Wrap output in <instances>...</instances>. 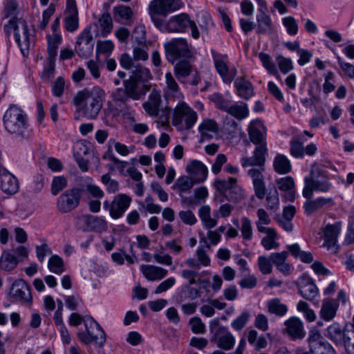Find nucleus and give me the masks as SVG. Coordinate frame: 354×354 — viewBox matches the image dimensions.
Instances as JSON below:
<instances>
[{"label":"nucleus","instance_id":"f257e3e1","mask_svg":"<svg viewBox=\"0 0 354 354\" xmlns=\"http://www.w3.org/2000/svg\"><path fill=\"white\" fill-rule=\"evenodd\" d=\"M106 93L98 86L84 88L77 92L73 99L76 111L87 120L95 119L101 111Z\"/></svg>","mask_w":354,"mask_h":354},{"label":"nucleus","instance_id":"f03ea898","mask_svg":"<svg viewBox=\"0 0 354 354\" xmlns=\"http://www.w3.org/2000/svg\"><path fill=\"white\" fill-rule=\"evenodd\" d=\"M3 125L10 133L22 136L28 128L27 115L20 107L11 105L4 113Z\"/></svg>","mask_w":354,"mask_h":354},{"label":"nucleus","instance_id":"7ed1b4c3","mask_svg":"<svg viewBox=\"0 0 354 354\" xmlns=\"http://www.w3.org/2000/svg\"><path fill=\"white\" fill-rule=\"evenodd\" d=\"M84 325L85 330L77 333L79 341L85 345L95 343L103 346L106 342V335L100 324L92 317L85 316Z\"/></svg>","mask_w":354,"mask_h":354},{"label":"nucleus","instance_id":"20e7f679","mask_svg":"<svg viewBox=\"0 0 354 354\" xmlns=\"http://www.w3.org/2000/svg\"><path fill=\"white\" fill-rule=\"evenodd\" d=\"M8 27L13 30L15 41L22 55L26 56L33 41L32 30L28 28L24 19L18 18L11 19L9 21Z\"/></svg>","mask_w":354,"mask_h":354},{"label":"nucleus","instance_id":"39448f33","mask_svg":"<svg viewBox=\"0 0 354 354\" xmlns=\"http://www.w3.org/2000/svg\"><path fill=\"white\" fill-rule=\"evenodd\" d=\"M192 19L186 13L172 16L167 22L158 17L152 15V21L155 26L162 32H185L190 25Z\"/></svg>","mask_w":354,"mask_h":354},{"label":"nucleus","instance_id":"423d86ee","mask_svg":"<svg viewBox=\"0 0 354 354\" xmlns=\"http://www.w3.org/2000/svg\"><path fill=\"white\" fill-rule=\"evenodd\" d=\"M196 113L185 102H180L175 106L172 124L178 129H190L196 122Z\"/></svg>","mask_w":354,"mask_h":354},{"label":"nucleus","instance_id":"0eeeda50","mask_svg":"<svg viewBox=\"0 0 354 354\" xmlns=\"http://www.w3.org/2000/svg\"><path fill=\"white\" fill-rule=\"evenodd\" d=\"M209 330L213 334L212 340L219 348L224 350L232 348L236 342L235 337L225 326H221L218 319H212L209 322Z\"/></svg>","mask_w":354,"mask_h":354},{"label":"nucleus","instance_id":"6e6552de","mask_svg":"<svg viewBox=\"0 0 354 354\" xmlns=\"http://www.w3.org/2000/svg\"><path fill=\"white\" fill-rule=\"evenodd\" d=\"M132 199L126 194H116L110 203L108 200L103 202V208L109 212V216L114 220L122 217L131 205Z\"/></svg>","mask_w":354,"mask_h":354},{"label":"nucleus","instance_id":"1a4fd4ad","mask_svg":"<svg viewBox=\"0 0 354 354\" xmlns=\"http://www.w3.org/2000/svg\"><path fill=\"white\" fill-rule=\"evenodd\" d=\"M212 55L216 71L223 82L225 84H230L237 75L236 68L234 66H229L227 55L212 50Z\"/></svg>","mask_w":354,"mask_h":354},{"label":"nucleus","instance_id":"9d476101","mask_svg":"<svg viewBox=\"0 0 354 354\" xmlns=\"http://www.w3.org/2000/svg\"><path fill=\"white\" fill-rule=\"evenodd\" d=\"M325 335L336 345H343L347 354H354V343L337 322H333L326 328Z\"/></svg>","mask_w":354,"mask_h":354},{"label":"nucleus","instance_id":"9b49d317","mask_svg":"<svg viewBox=\"0 0 354 354\" xmlns=\"http://www.w3.org/2000/svg\"><path fill=\"white\" fill-rule=\"evenodd\" d=\"M333 187V183L326 176L320 175L314 179L305 178L302 195L304 198L310 199L313 196V192L327 193L330 192Z\"/></svg>","mask_w":354,"mask_h":354},{"label":"nucleus","instance_id":"f8f14e48","mask_svg":"<svg viewBox=\"0 0 354 354\" xmlns=\"http://www.w3.org/2000/svg\"><path fill=\"white\" fill-rule=\"evenodd\" d=\"M214 187L220 194L230 201H238L243 196L242 189L237 185L235 178L231 177L228 180H216Z\"/></svg>","mask_w":354,"mask_h":354},{"label":"nucleus","instance_id":"ddd939ff","mask_svg":"<svg viewBox=\"0 0 354 354\" xmlns=\"http://www.w3.org/2000/svg\"><path fill=\"white\" fill-rule=\"evenodd\" d=\"M81 191L74 188L65 191L57 198L56 207L59 212L67 213L76 208L80 201Z\"/></svg>","mask_w":354,"mask_h":354},{"label":"nucleus","instance_id":"4468645a","mask_svg":"<svg viewBox=\"0 0 354 354\" xmlns=\"http://www.w3.org/2000/svg\"><path fill=\"white\" fill-rule=\"evenodd\" d=\"M183 6V0H152L149 5L151 18L152 19V15L166 16Z\"/></svg>","mask_w":354,"mask_h":354},{"label":"nucleus","instance_id":"2eb2a0df","mask_svg":"<svg viewBox=\"0 0 354 354\" xmlns=\"http://www.w3.org/2000/svg\"><path fill=\"white\" fill-rule=\"evenodd\" d=\"M166 57L169 62L174 63L178 58L185 57L189 53V48L185 39L179 38L165 45Z\"/></svg>","mask_w":354,"mask_h":354},{"label":"nucleus","instance_id":"dca6fc26","mask_svg":"<svg viewBox=\"0 0 354 354\" xmlns=\"http://www.w3.org/2000/svg\"><path fill=\"white\" fill-rule=\"evenodd\" d=\"M77 226L85 232H102L107 229V222L102 216L83 215L77 219Z\"/></svg>","mask_w":354,"mask_h":354},{"label":"nucleus","instance_id":"f3484780","mask_svg":"<svg viewBox=\"0 0 354 354\" xmlns=\"http://www.w3.org/2000/svg\"><path fill=\"white\" fill-rule=\"evenodd\" d=\"M94 43L89 28H85L77 37L75 50L81 57H87L93 50Z\"/></svg>","mask_w":354,"mask_h":354},{"label":"nucleus","instance_id":"a211bd4d","mask_svg":"<svg viewBox=\"0 0 354 354\" xmlns=\"http://www.w3.org/2000/svg\"><path fill=\"white\" fill-rule=\"evenodd\" d=\"M264 171V167H254L248 171V174L252 180L255 195L260 200L264 198L266 194V185L263 176Z\"/></svg>","mask_w":354,"mask_h":354},{"label":"nucleus","instance_id":"6ab92c4d","mask_svg":"<svg viewBox=\"0 0 354 354\" xmlns=\"http://www.w3.org/2000/svg\"><path fill=\"white\" fill-rule=\"evenodd\" d=\"M0 187L7 194H14L19 190L17 178L0 165Z\"/></svg>","mask_w":354,"mask_h":354},{"label":"nucleus","instance_id":"aec40b11","mask_svg":"<svg viewBox=\"0 0 354 354\" xmlns=\"http://www.w3.org/2000/svg\"><path fill=\"white\" fill-rule=\"evenodd\" d=\"M10 294L12 297L22 303L30 305L32 297L28 285L23 279L15 281L12 285Z\"/></svg>","mask_w":354,"mask_h":354},{"label":"nucleus","instance_id":"412c9836","mask_svg":"<svg viewBox=\"0 0 354 354\" xmlns=\"http://www.w3.org/2000/svg\"><path fill=\"white\" fill-rule=\"evenodd\" d=\"M248 131L250 140L252 143L255 145L266 143L267 129L261 120H252Z\"/></svg>","mask_w":354,"mask_h":354},{"label":"nucleus","instance_id":"4be33fe9","mask_svg":"<svg viewBox=\"0 0 354 354\" xmlns=\"http://www.w3.org/2000/svg\"><path fill=\"white\" fill-rule=\"evenodd\" d=\"M267 152L266 143L257 145L252 157H244L241 159V165L243 167L248 166L264 167Z\"/></svg>","mask_w":354,"mask_h":354},{"label":"nucleus","instance_id":"5701e85b","mask_svg":"<svg viewBox=\"0 0 354 354\" xmlns=\"http://www.w3.org/2000/svg\"><path fill=\"white\" fill-rule=\"evenodd\" d=\"M186 172L196 183H201L207 178L208 170L206 166L201 161L193 160L185 167Z\"/></svg>","mask_w":354,"mask_h":354},{"label":"nucleus","instance_id":"b1692460","mask_svg":"<svg viewBox=\"0 0 354 354\" xmlns=\"http://www.w3.org/2000/svg\"><path fill=\"white\" fill-rule=\"evenodd\" d=\"M275 183L278 189L283 193V197L288 201L293 202L296 196L294 178L290 176L278 178Z\"/></svg>","mask_w":354,"mask_h":354},{"label":"nucleus","instance_id":"393cba45","mask_svg":"<svg viewBox=\"0 0 354 354\" xmlns=\"http://www.w3.org/2000/svg\"><path fill=\"white\" fill-rule=\"evenodd\" d=\"M256 32L258 35L271 34L274 31V26L271 17L261 8H258L256 15Z\"/></svg>","mask_w":354,"mask_h":354},{"label":"nucleus","instance_id":"a878e982","mask_svg":"<svg viewBox=\"0 0 354 354\" xmlns=\"http://www.w3.org/2000/svg\"><path fill=\"white\" fill-rule=\"evenodd\" d=\"M342 222L337 221L334 224H327L323 229L324 245L328 249L335 246L340 234Z\"/></svg>","mask_w":354,"mask_h":354},{"label":"nucleus","instance_id":"bb28decb","mask_svg":"<svg viewBox=\"0 0 354 354\" xmlns=\"http://www.w3.org/2000/svg\"><path fill=\"white\" fill-rule=\"evenodd\" d=\"M198 129L201 134V140L203 141L209 140L217 136L219 130L218 123L210 118L203 119Z\"/></svg>","mask_w":354,"mask_h":354},{"label":"nucleus","instance_id":"cd10ccee","mask_svg":"<svg viewBox=\"0 0 354 354\" xmlns=\"http://www.w3.org/2000/svg\"><path fill=\"white\" fill-rule=\"evenodd\" d=\"M284 324L286 327V331L290 336L294 339H301L305 335L304 323L300 318L297 317H291L288 319Z\"/></svg>","mask_w":354,"mask_h":354},{"label":"nucleus","instance_id":"c85d7f7f","mask_svg":"<svg viewBox=\"0 0 354 354\" xmlns=\"http://www.w3.org/2000/svg\"><path fill=\"white\" fill-rule=\"evenodd\" d=\"M140 270L143 276L149 281H158L168 274L167 270L153 265H142Z\"/></svg>","mask_w":354,"mask_h":354},{"label":"nucleus","instance_id":"c756f323","mask_svg":"<svg viewBox=\"0 0 354 354\" xmlns=\"http://www.w3.org/2000/svg\"><path fill=\"white\" fill-rule=\"evenodd\" d=\"M161 95L159 91H153L149 95L148 100L143 104L146 113L151 117H156L160 111Z\"/></svg>","mask_w":354,"mask_h":354},{"label":"nucleus","instance_id":"7c9ffc66","mask_svg":"<svg viewBox=\"0 0 354 354\" xmlns=\"http://www.w3.org/2000/svg\"><path fill=\"white\" fill-rule=\"evenodd\" d=\"M299 289L301 296L309 301L314 300L319 295L318 288L309 278L301 279Z\"/></svg>","mask_w":354,"mask_h":354},{"label":"nucleus","instance_id":"2f4dec72","mask_svg":"<svg viewBox=\"0 0 354 354\" xmlns=\"http://www.w3.org/2000/svg\"><path fill=\"white\" fill-rule=\"evenodd\" d=\"M236 95L244 100H249L254 95L253 86L248 80L240 77L234 82Z\"/></svg>","mask_w":354,"mask_h":354},{"label":"nucleus","instance_id":"473e14b6","mask_svg":"<svg viewBox=\"0 0 354 354\" xmlns=\"http://www.w3.org/2000/svg\"><path fill=\"white\" fill-rule=\"evenodd\" d=\"M259 232L266 234V236L261 240V244L266 250L277 249L279 244L277 242L279 238L276 230L273 227H268L261 230Z\"/></svg>","mask_w":354,"mask_h":354},{"label":"nucleus","instance_id":"72a5a7b5","mask_svg":"<svg viewBox=\"0 0 354 354\" xmlns=\"http://www.w3.org/2000/svg\"><path fill=\"white\" fill-rule=\"evenodd\" d=\"M19 263V259L11 250H3L0 256V269L4 271L14 270Z\"/></svg>","mask_w":354,"mask_h":354},{"label":"nucleus","instance_id":"f704fd0d","mask_svg":"<svg viewBox=\"0 0 354 354\" xmlns=\"http://www.w3.org/2000/svg\"><path fill=\"white\" fill-rule=\"evenodd\" d=\"M338 308L339 303L336 299L324 300L320 310L322 318L325 321L332 320L335 317Z\"/></svg>","mask_w":354,"mask_h":354},{"label":"nucleus","instance_id":"c9c22d12","mask_svg":"<svg viewBox=\"0 0 354 354\" xmlns=\"http://www.w3.org/2000/svg\"><path fill=\"white\" fill-rule=\"evenodd\" d=\"M287 252L295 259L304 263H310L313 261V256L310 252L303 250L298 243H292L286 245Z\"/></svg>","mask_w":354,"mask_h":354},{"label":"nucleus","instance_id":"e433bc0d","mask_svg":"<svg viewBox=\"0 0 354 354\" xmlns=\"http://www.w3.org/2000/svg\"><path fill=\"white\" fill-rule=\"evenodd\" d=\"M273 168L277 174L284 175L292 171V165L287 156L277 153L273 160Z\"/></svg>","mask_w":354,"mask_h":354},{"label":"nucleus","instance_id":"4c0bfd02","mask_svg":"<svg viewBox=\"0 0 354 354\" xmlns=\"http://www.w3.org/2000/svg\"><path fill=\"white\" fill-rule=\"evenodd\" d=\"M113 17L115 21L121 24H129L133 18V12L129 6L120 5L113 9Z\"/></svg>","mask_w":354,"mask_h":354},{"label":"nucleus","instance_id":"58836bf2","mask_svg":"<svg viewBox=\"0 0 354 354\" xmlns=\"http://www.w3.org/2000/svg\"><path fill=\"white\" fill-rule=\"evenodd\" d=\"M268 313L278 317H283L288 313V306L279 298H272L266 301Z\"/></svg>","mask_w":354,"mask_h":354},{"label":"nucleus","instance_id":"ea45409f","mask_svg":"<svg viewBox=\"0 0 354 354\" xmlns=\"http://www.w3.org/2000/svg\"><path fill=\"white\" fill-rule=\"evenodd\" d=\"M165 84L166 86L164 91L166 95L175 97L178 99L183 98V95L180 91L179 86L170 72L165 74Z\"/></svg>","mask_w":354,"mask_h":354},{"label":"nucleus","instance_id":"a19ab883","mask_svg":"<svg viewBox=\"0 0 354 354\" xmlns=\"http://www.w3.org/2000/svg\"><path fill=\"white\" fill-rule=\"evenodd\" d=\"M198 216L205 228L212 229L217 225L216 218L211 216V208L209 205H203L198 209Z\"/></svg>","mask_w":354,"mask_h":354},{"label":"nucleus","instance_id":"79ce46f5","mask_svg":"<svg viewBox=\"0 0 354 354\" xmlns=\"http://www.w3.org/2000/svg\"><path fill=\"white\" fill-rule=\"evenodd\" d=\"M258 57L268 73L274 75L277 80H280V75L271 56L266 53H259Z\"/></svg>","mask_w":354,"mask_h":354},{"label":"nucleus","instance_id":"37998d69","mask_svg":"<svg viewBox=\"0 0 354 354\" xmlns=\"http://www.w3.org/2000/svg\"><path fill=\"white\" fill-rule=\"evenodd\" d=\"M226 112L238 120L246 118L249 115V109L244 103L229 105Z\"/></svg>","mask_w":354,"mask_h":354},{"label":"nucleus","instance_id":"c03bdc74","mask_svg":"<svg viewBox=\"0 0 354 354\" xmlns=\"http://www.w3.org/2000/svg\"><path fill=\"white\" fill-rule=\"evenodd\" d=\"M195 184L196 183L189 176H182L177 179L172 187L177 189L179 195L182 196L183 193L191 189Z\"/></svg>","mask_w":354,"mask_h":354},{"label":"nucleus","instance_id":"a18cd8bd","mask_svg":"<svg viewBox=\"0 0 354 354\" xmlns=\"http://www.w3.org/2000/svg\"><path fill=\"white\" fill-rule=\"evenodd\" d=\"M266 207L270 209L275 211L279 207V193L275 187L266 192Z\"/></svg>","mask_w":354,"mask_h":354},{"label":"nucleus","instance_id":"49530a36","mask_svg":"<svg viewBox=\"0 0 354 354\" xmlns=\"http://www.w3.org/2000/svg\"><path fill=\"white\" fill-rule=\"evenodd\" d=\"M48 52L50 57L57 54V49L62 42V36L60 32H53L47 36Z\"/></svg>","mask_w":354,"mask_h":354},{"label":"nucleus","instance_id":"de8ad7c7","mask_svg":"<svg viewBox=\"0 0 354 354\" xmlns=\"http://www.w3.org/2000/svg\"><path fill=\"white\" fill-rule=\"evenodd\" d=\"M239 229L241 233V237L244 241H251L253 238V227L251 220L246 217L241 218V224Z\"/></svg>","mask_w":354,"mask_h":354},{"label":"nucleus","instance_id":"09e8293b","mask_svg":"<svg viewBox=\"0 0 354 354\" xmlns=\"http://www.w3.org/2000/svg\"><path fill=\"white\" fill-rule=\"evenodd\" d=\"M48 268L56 274H61L65 270L63 259L57 254L52 255L48 261Z\"/></svg>","mask_w":354,"mask_h":354},{"label":"nucleus","instance_id":"8fccbe9b","mask_svg":"<svg viewBox=\"0 0 354 354\" xmlns=\"http://www.w3.org/2000/svg\"><path fill=\"white\" fill-rule=\"evenodd\" d=\"M109 144L113 146L117 153L121 156H127L133 153L136 150V147L133 145H126L114 140H110Z\"/></svg>","mask_w":354,"mask_h":354},{"label":"nucleus","instance_id":"3c124183","mask_svg":"<svg viewBox=\"0 0 354 354\" xmlns=\"http://www.w3.org/2000/svg\"><path fill=\"white\" fill-rule=\"evenodd\" d=\"M99 24L102 36L106 37L110 34L113 30V19L110 14L104 13L99 19Z\"/></svg>","mask_w":354,"mask_h":354},{"label":"nucleus","instance_id":"603ef678","mask_svg":"<svg viewBox=\"0 0 354 354\" xmlns=\"http://www.w3.org/2000/svg\"><path fill=\"white\" fill-rule=\"evenodd\" d=\"M297 310L303 314L304 318L308 322H313L316 319V315L315 311L310 308L308 304L300 300L296 306Z\"/></svg>","mask_w":354,"mask_h":354},{"label":"nucleus","instance_id":"864d4df0","mask_svg":"<svg viewBox=\"0 0 354 354\" xmlns=\"http://www.w3.org/2000/svg\"><path fill=\"white\" fill-rule=\"evenodd\" d=\"M281 22L288 35L295 36L298 33L299 25L297 21L293 17H283Z\"/></svg>","mask_w":354,"mask_h":354},{"label":"nucleus","instance_id":"5fc2aeb1","mask_svg":"<svg viewBox=\"0 0 354 354\" xmlns=\"http://www.w3.org/2000/svg\"><path fill=\"white\" fill-rule=\"evenodd\" d=\"M64 26L70 32H75L79 28L78 15H64Z\"/></svg>","mask_w":354,"mask_h":354},{"label":"nucleus","instance_id":"6e6d98bb","mask_svg":"<svg viewBox=\"0 0 354 354\" xmlns=\"http://www.w3.org/2000/svg\"><path fill=\"white\" fill-rule=\"evenodd\" d=\"M257 216L258 220L256 221L255 224L258 232L268 228V227H265V225H269L271 223V218L267 212L262 208H259L257 211Z\"/></svg>","mask_w":354,"mask_h":354},{"label":"nucleus","instance_id":"4d7b16f0","mask_svg":"<svg viewBox=\"0 0 354 354\" xmlns=\"http://www.w3.org/2000/svg\"><path fill=\"white\" fill-rule=\"evenodd\" d=\"M277 62L279 69L283 74H288L294 69V63L289 57L278 55Z\"/></svg>","mask_w":354,"mask_h":354},{"label":"nucleus","instance_id":"13d9d810","mask_svg":"<svg viewBox=\"0 0 354 354\" xmlns=\"http://www.w3.org/2000/svg\"><path fill=\"white\" fill-rule=\"evenodd\" d=\"M66 88L65 79L59 76L53 82L51 86V92L53 96L60 97L63 95Z\"/></svg>","mask_w":354,"mask_h":354},{"label":"nucleus","instance_id":"bf43d9fd","mask_svg":"<svg viewBox=\"0 0 354 354\" xmlns=\"http://www.w3.org/2000/svg\"><path fill=\"white\" fill-rule=\"evenodd\" d=\"M257 264L260 272L263 274H269L272 272V261L270 258L261 255L257 259Z\"/></svg>","mask_w":354,"mask_h":354},{"label":"nucleus","instance_id":"052dcab7","mask_svg":"<svg viewBox=\"0 0 354 354\" xmlns=\"http://www.w3.org/2000/svg\"><path fill=\"white\" fill-rule=\"evenodd\" d=\"M133 57L135 61H146L149 58L147 47L145 43L134 46L133 49Z\"/></svg>","mask_w":354,"mask_h":354},{"label":"nucleus","instance_id":"680f3d73","mask_svg":"<svg viewBox=\"0 0 354 354\" xmlns=\"http://www.w3.org/2000/svg\"><path fill=\"white\" fill-rule=\"evenodd\" d=\"M111 259L114 263L118 265H122L125 260L129 264H133L136 261L135 257L127 254L122 250L112 253Z\"/></svg>","mask_w":354,"mask_h":354},{"label":"nucleus","instance_id":"e2e57ef3","mask_svg":"<svg viewBox=\"0 0 354 354\" xmlns=\"http://www.w3.org/2000/svg\"><path fill=\"white\" fill-rule=\"evenodd\" d=\"M249 319L250 313L248 311H243L239 316L232 322L231 326L235 330H241L245 327Z\"/></svg>","mask_w":354,"mask_h":354},{"label":"nucleus","instance_id":"0e129e2a","mask_svg":"<svg viewBox=\"0 0 354 354\" xmlns=\"http://www.w3.org/2000/svg\"><path fill=\"white\" fill-rule=\"evenodd\" d=\"M189 326L191 330L195 334H204L205 333V324L198 317H194L190 319Z\"/></svg>","mask_w":354,"mask_h":354},{"label":"nucleus","instance_id":"69168bd1","mask_svg":"<svg viewBox=\"0 0 354 354\" xmlns=\"http://www.w3.org/2000/svg\"><path fill=\"white\" fill-rule=\"evenodd\" d=\"M67 185V180L63 176H56L53 179L51 184V193L53 195H57L60 191L64 189Z\"/></svg>","mask_w":354,"mask_h":354},{"label":"nucleus","instance_id":"338daca9","mask_svg":"<svg viewBox=\"0 0 354 354\" xmlns=\"http://www.w3.org/2000/svg\"><path fill=\"white\" fill-rule=\"evenodd\" d=\"M290 153L296 158H302L304 156V147L299 141L292 140L290 142Z\"/></svg>","mask_w":354,"mask_h":354},{"label":"nucleus","instance_id":"774afa93","mask_svg":"<svg viewBox=\"0 0 354 354\" xmlns=\"http://www.w3.org/2000/svg\"><path fill=\"white\" fill-rule=\"evenodd\" d=\"M102 183L105 185L109 193H115L119 189V183L117 180L111 178L109 174H104L101 177Z\"/></svg>","mask_w":354,"mask_h":354}]
</instances>
